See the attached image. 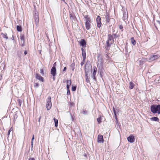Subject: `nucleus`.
<instances>
[{
    "instance_id": "45",
    "label": "nucleus",
    "mask_w": 160,
    "mask_h": 160,
    "mask_svg": "<svg viewBox=\"0 0 160 160\" xmlns=\"http://www.w3.org/2000/svg\"><path fill=\"white\" fill-rule=\"evenodd\" d=\"M113 35L114 36V38H116L118 37V35L116 34H113Z\"/></svg>"
},
{
    "instance_id": "8",
    "label": "nucleus",
    "mask_w": 160,
    "mask_h": 160,
    "mask_svg": "<svg viewBox=\"0 0 160 160\" xmlns=\"http://www.w3.org/2000/svg\"><path fill=\"white\" fill-rule=\"evenodd\" d=\"M33 16L35 19V21L37 22V24L38 22H39V16L38 12L35 10L33 12Z\"/></svg>"
},
{
    "instance_id": "17",
    "label": "nucleus",
    "mask_w": 160,
    "mask_h": 160,
    "mask_svg": "<svg viewBox=\"0 0 160 160\" xmlns=\"http://www.w3.org/2000/svg\"><path fill=\"white\" fill-rule=\"evenodd\" d=\"M103 58H100V59H98V61L97 63V65H103Z\"/></svg>"
},
{
    "instance_id": "10",
    "label": "nucleus",
    "mask_w": 160,
    "mask_h": 160,
    "mask_svg": "<svg viewBox=\"0 0 160 160\" xmlns=\"http://www.w3.org/2000/svg\"><path fill=\"white\" fill-rule=\"evenodd\" d=\"M104 142L103 136L99 135L98 137V142L99 143H103Z\"/></svg>"
},
{
    "instance_id": "38",
    "label": "nucleus",
    "mask_w": 160,
    "mask_h": 160,
    "mask_svg": "<svg viewBox=\"0 0 160 160\" xmlns=\"http://www.w3.org/2000/svg\"><path fill=\"white\" fill-rule=\"evenodd\" d=\"M101 18L100 17V16H98L97 17V18L96 19V21H101Z\"/></svg>"
},
{
    "instance_id": "34",
    "label": "nucleus",
    "mask_w": 160,
    "mask_h": 160,
    "mask_svg": "<svg viewBox=\"0 0 160 160\" xmlns=\"http://www.w3.org/2000/svg\"><path fill=\"white\" fill-rule=\"evenodd\" d=\"M18 117V116L17 113H15L14 115L13 118H14V121H15L16 120V119Z\"/></svg>"
},
{
    "instance_id": "61",
    "label": "nucleus",
    "mask_w": 160,
    "mask_h": 160,
    "mask_svg": "<svg viewBox=\"0 0 160 160\" xmlns=\"http://www.w3.org/2000/svg\"><path fill=\"white\" fill-rule=\"evenodd\" d=\"M123 17H124V16H125L126 15V12H123Z\"/></svg>"
},
{
    "instance_id": "28",
    "label": "nucleus",
    "mask_w": 160,
    "mask_h": 160,
    "mask_svg": "<svg viewBox=\"0 0 160 160\" xmlns=\"http://www.w3.org/2000/svg\"><path fill=\"white\" fill-rule=\"evenodd\" d=\"M97 23L98 28H100L101 27L102 25L101 21H97Z\"/></svg>"
},
{
    "instance_id": "5",
    "label": "nucleus",
    "mask_w": 160,
    "mask_h": 160,
    "mask_svg": "<svg viewBox=\"0 0 160 160\" xmlns=\"http://www.w3.org/2000/svg\"><path fill=\"white\" fill-rule=\"evenodd\" d=\"M20 39L21 40L20 45L22 47H24L25 45V39L24 34H21L20 36Z\"/></svg>"
},
{
    "instance_id": "27",
    "label": "nucleus",
    "mask_w": 160,
    "mask_h": 160,
    "mask_svg": "<svg viewBox=\"0 0 160 160\" xmlns=\"http://www.w3.org/2000/svg\"><path fill=\"white\" fill-rule=\"evenodd\" d=\"M53 120L55 123V126L57 127L58 125V121L57 119H56L55 118H54Z\"/></svg>"
},
{
    "instance_id": "1",
    "label": "nucleus",
    "mask_w": 160,
    "mask_h": 160,
    "mask_svg": "<svg viewBox=\"0 0 160 160\" xmlns=\"http://www.w3.org/2000/svg\"><path fill=\"white\" fill-rule=\"evenodd\" d=\"M69 17L70 18L71 22L72 23V27H73L75 28L77 27L78 26V21L75 15L72 14L71 12H69Z\"/></svg>"
},
{
    "instance_id": "15",
    "label": "nucleus",
    "mask_w": 160,
    "mask_h": 160,
    "mask_svg": "<svg viewBox=\"0 0 160 160\" xmlns=\"http://www.w3.org/2000/svg\"><path fill=\"white\" fill-rule=\"evenodd\" d=\"M36 78L39 81H41L42 82H43L44 81V78L41 76L39 74L37 73L36 74Z\"/></svg>"
},
{
    "instance_id": "41",
    "label": "nucleus",
    "mask_w": 160,
    "mask_h": 160,
    "mask_svg": "<svg viewBox=\"0 0 160 160\" xmlns=\"http://www.w3.org/2000/svg\"><path fill=\"white\" fill-rule=\"evenodd\" d=\"M12 130V128H11V129H10L9 131H8V136H9V134H10V132H11V131Z\"/></svg>"
},
{
    "instance_id": "54",
    "label": "nucleus",
    "mask_w": 160,
    "mask_h": 160,
    "mask_svg": "<svg viewBox=\"0 0 160 160\" xmlns=\"http://www.w3.org/2000/svg\"><path fill=\"white\" fill-rule=\"evenodd\" d=\"M56 62H54V63L53 65V66L52 67H55V68H56Z\"/></svg>"
},
{
    "instance_id": "24",
    "label": "nucleus",
    "mask_w": 160,
    "mask_h": 160,
    "mask_svg": "<svg viewBox=\"0 0 160 160\" xmlns=\"http://www.w3.org/2000/svg\"><path fill=\"white\" fill-rule=\"evenodd\" d=\"M81 50L82 51V57L86 56V52L85 49H83V48H81Z\"/></svg>"
},
{
    "instance_id": "7",
    "label": "nucleus",
    "mask_w": 160,
    "mask_h": 160,
    "mask_svg": "<svg viewBox=\"0 0 160 160\" xmlns=\"http://www.w3.org/2000/svg\"><path fill=\"white\" fill-rule=\"evenodd\" d=\"M97 71V69L96 67L94 66L93 67V72L92 74L91 75V77L95 81H96L97 79L96 77V75Z\"/></svg>"
},
{
    "instance_id": "63",
    "label": "nucleus",
    "mask_w": 160,
    "mask_h": 160,
    "mask_svg": "<svg viewBox=\"0 0 160 160\" xmlns=\"http://www.w3.org/2000/svg\"><path fill=\"white\" fill-rule=\"evenodd\" d=\"M18 57L19 58H20V55H18Z\"/></svg>"
},
{
    "instance_id": "6",
    "label": "nucleus",
    "mask_w": 160,
    "mask_h": 160,
    "mask_svg": "<svg viewBox=\"0 0 160 160\" xmlns=\"http://www.w3.org/2000/svg\"><path fill=\"white\" fill-rule=\"evenodd\" d=\"M105 18L106 19V23H108L109 24H110V21L111 20L113 22H115L114 19L113 18H110V15L109 13L106 12V15L105 16Z\"/></svg>"
},
{
    "instance_id": "3",
    "label": "nucleus",
    "mask_w": 160,
    "mask_h": 160,
    "mask_svg": "<svg viewBox=\"0 0 160 160\" xmlns=\"http://www.w3.org/2000/svg\"><path fill=\"white\" fill-rule=\"evenodd\" d=\"M113 39L114 38L112 35L111 34H108V40L106 41L107 45L105 47L106 50L109 49L111 45L113 42Z\"/></svg>"
},
{
    "instance_id": "23",
    "label": "nucleus",
    "mask_w": 160,
    "mask_h": 160,
    "mask_svg": "<svg viewBox=\"0 0 160 160\" xmlns=\"http://www.w3.org/2000/svg\"><path fill=\"white\" fill-rule=\"evenodd\" d=\"M150 120L152 121L158 122L159 119L157 117H153L150 118Z\"/></svg>"
},
{
    "instance_id": "16",
    "label": "nucleus",
    "mask_w": 160,
    "mask_h": 160,
    "mask_svg": "<svg viewBox=\"0 0 160 160\" xmlns=\"http://www.w3.org/2000/svg\"><path fill=\"white\" fill-rule=\"evenodd\" d=\"M97 67L98 70L99 71L100 74L101 76L102 73H103V70L104 69L103 67V65H98V66H97Z\"/></svg>"
},
{
    "instance_id": "32",
    "label": "nucleus",
    "mask_w": 160,
    "mask_h": 160,
    "mask_svg": "<svg viewBox=\"0 0 160 160\" xmlns=\"http://www.w3.org/2000/svg\"><path fill=\"white\" fill-rule=\"evenodd\" d=\"M77 88V87L76 86H72V91H75L76 90Z\"/></svg>"
},
{
    "instance_id": "42",
    "label": "nucleus",
    "mask_w": 160,
    "mask_h": 160,
    "mask_svg": "<svg viewBox=\"0 0 160 160\" xmlns=\"http://www.w3.org/2000/svg\"><path fill=\"white\" fill-rule=\"evenodd\" d=\"M82 113L84 114H87V111L86 110H84Z\"/></svg>"
},
{
    "instance_id": "43",
    "label": "nucleus",
    "mask_w": 160,
    "mask_h": 160,
    "mask_svg": "<svg viewBox=\"0 0 160 160\" xmlns=\"http://www.w3.org/2000/svg\"><path fill=\"white\" fill-rule=\"evenodd\" d=\"M67 68L66 67H65L64 68H63V70H62V72H63V73H64L65 72L66 70L67 69Z\"/></svg>"
},
{
    "instance_id": "26",
    "label": "nucleus",
    "mask_w": 160,
    "mask_h": 160,
    "mask_svg": "<svg viewBox=\"0 0 160 160\" xmlns=\"http://www.w3.org/2000/svg\"><path fill=\"white\" fill-rule=\"evenodd\" d=\"M1 34L3 38H5L6 39L8 38V37L7 36V34L6 33H2Z\"/></svg>"
},
{
    "instance_id": "55",
    "label": "nucleus",
    "mask_w": 160,
    "mask_h": 160,
    "mask_svg": "<svg viewBox=\"0 0 160 160\" xmlns=\"http://www.w3.org/2000/svg\"><path fill=\"white\" fill-rule=\"evenodd\" d=\"M70 115H71V118H72V120H74V118H73V117L72 114H71V113H70Z\"/></svg>"
},
{
    "instance_id": "39",
    "label": "nucleus",
    "mask_w": 160,
    "mask_h": 160,
    "mask_svg": "<svg viewBox=\"0 0 160 160\" xmlns=\"http://www.w3.org/2000/svg\"><path fill=\"white\" fill-rule=\"evenodd\" d=\"M39 86V84L36 82H34V87L36 88H38Z\"/></svg>"
},
{
    "instance_id": "35",
    "label": "nucleus",
    "mask_w": 160,
    "mask_h": 160,
    "mask_svg": "<svg viewBox=\"0 0 160 160\" xmlns=\"http://www.w3.org/2000/svg\"><path fill=\"white\" fill-rule=\"evenodd\" d=\"M92 68H86V69L85 70V72H87V73H89L90 71H91V72L92 71Z\"/></svg>"
},
{
    "instance_id": "12",
    "label": "nucleus",
    "mask_w": 160,
    "mask_h": 160,
    "mask_svg": "<svg viewBox=\"0 0 160 160\" xmlns=\"http://www.w3.org/2000/svg\"><path fill=\"white\" fill-rule=\"evenodd\" d=\"M79 44L80 45L82 46L83 48L86 47V41L84 39H81L79 42Z\"/></svg>"
},
{
    "instance_id": "52",
    "label": "nucleus",
    "mask_w": 160,
    "mask_h": 160,
    "mask_svg": "<svg viewBox=\"0 0 160 160\" xmlns=\"http://www.w3.org/2000/svg\"><path fill=\"white\" fill-rule=\"evenodd\" d=\"M74 105V103L73 102H70V106L71 107H72Z\"/></svg>"
},
{
    "instance_id": "33",
    "label": "nucleus",
    "mask_w": 160,
    "mask_h": 160,
    "mask_svg": "<svg viewBox=\"0 0 160 160\" xmlns=\"http://www.w3.org/2000/svg\"><path fill=\"white\" fill-rule=\"evenodd\" d=\"M90 78L88 76V77H86V82H87V83H90Z\"/></svg>"
},
{
    "instance_id": "2",
    "label": "nucleus",
    "mask_w": 160,
    "mask_h": 160,
    "mask_svg": "<svg viewBox=\"0 0 160 160\" xmlns=\"http://www.w3.org/2000/svg\"><path fill=\"white\" fill-rule=\"evenodd\" d=\"M151 112L153 113L160 114V104H153L150 106Z\"/></svg>"
},
{
    "instance_id": "25",
    "label": "nucleus",
    "mask_w": 160,
    "mask_h": 160,
    "mask_svg": "<svg viewBox=\"0 0 160 160\" xmlns=\"http://www.w3.org/2000/svg\"><path fill=\"white\" fill-rule=\"evenodd\" d=\"M130 39L131 40V43L133 45L135 46L136 44V42L135 40L134 39V38H131Z\"/></svg>"
},
{
    "instance_id": "11",
    "label": "nucleus",
    "mask_w": 160,
    "mask_h": 160,
    "mask_svg": "<svg viewBox=\"0 0 160 160\" xmlns=\"http://www.w3.org/2000/svg\"><path fill=\"white\" fill-rule=\"evenodd\" d=\"M86 68H92V66L91 63V62L89 61H87L86 63L85 64V70H86Z\"/></svg>"
},
{
    "instance_id": "40",
    "label": "nucleus",
    "mask_w": 160,
    "mask_h": 160,
    "mask_svg": "<svg viewBox=\"0 0 160 160\" xmlns=\"http://www.w3.org/2000/svg\"><path fill=\"white\" fill-rule=\"evenodd\" d=\"M114 115L115 118L116 119V121L117 122V123H118V118H117L116 114H115Z\"/></svg>"
},
{
    "instance_id": "51",
    "label": "nucleus",
    "mask_w": 160,
    "mask_h": 160,
    "mask_svg": "<svg viewBox=\"0 0 160 160\" xmlns=\"http://www.w3.org/2000/svg\"><path fill=\"white\" fill-rule=\"evenodd\" d=\"M84 62H84L83 61H82L81 62V63H80L81 66H83V64H84Z\"/></svg>"
},
{
    "instance_id": "58",
    "label": "nucleus",
    "mask_w": 160,
    "mask_h": 160,
    "mask_svg": "<svg viewBox=\"0 0 160 160\" xmlns=\"http://www.w3.org/2000/svg\"><path fill=\"white\" fill-rule=\"evenodd\" d=\"M157 22L158 23V24L160 25V21L157 20Z\"/></svg>"
},
{
    "instance_id": "21",
    "label": "nucleus",
    "mask_w": 160,
    "mask_h": 160,
    "mask_svg": "<svg viewBox=\"0 0 160 160\" xmlns=\"http://www.w3.org/2000/svg\"><path fill=\"white\" fill-rule=\"evenodd\" d=\"M85 18L86 20V22H91V19L88 15H86Z\"/></svg>"
},
{
    "instance_id": "49",
    "label": "nucleus",
    "mask_w": 160,
    "mask_h": 160,
    "mask_svg": "<svg viewBox=\"0 0 160 160\" xmlns=\"http://www.w3.org/2000/svg\"><path fill=\"white\" fill-rule=\"evenodd\" d=\"M86 56L82 57L83 60L82 61L85 62V59H86Z\"/></svg>"
},
{
    "instance_id": "56",
    "label": "nucleus",
    "mask_w": 160,
    "mask_h": 160,
    "mask_svg": "<svg viewBox=\"0 0 160 160\" xmlns=\"http://www.w3.org/2000/svg\"><path fill=\"white\" fill-rule=\"evenodd\" d=\"M27 53H28V52L27 50H25L24 51V54H25V55H26V54H27Z\"/></svg>"
},
{
    "instance_id": "22",
    "label": "nucleus",
    "mask_w": 160,
    "mask_h": 160,
    "mask_svg": "<svg viewBox=\"0 0 160 160\" xmlns=\"http://www.w3.org/2000/svg\"><path fill=\"white\" fill-rule=\"evenodd\" d=\"M17 31L19 32H21L22 30V26L21 25H17Z\"/></svg>"
},
{
    "instance_id": "36",
    "label": "nucleus",
    "mask_w": 160,
    "mask_h": 160,
    "mask_svg": "<svg viewBox=\"0 0 160 160\" xmlns=\"http://www.w3.org/2000/svg\"><path fill=\"white\" fill-rule=\"evenodd\" d=\"M40 73L42 76H44V72L43 70V69H40Z\"/></svg>"
},
{
    "instance_id": "14",
    "label": "nucleus",
    "mask_w": 160,
    "mask_h": 160,
    "mask_svg": "<svg viewBox=\"0 0 160 160\" xmlns=\"http://www.w3.org/2000/svg\"><path fill=\"white\" fill-rule=\"evenodd\" d=\"M51 74L54 77H55L56 74V68L52 67L51 70Z\"/></svg>"
},
{
    "instance_id": "30",
    "label": "nucleus",
    "mask_w": 160,
    "mask_h": 160,
    "mask_svg": "<svg viewBox=\"0 0 160 160\" xmlns=\"http://www.w3.org/2000/svg\"><path fill=\"white\" fill-rule=\"evenodd\" d=\"M18 105L21 107L22 103V101L21 100L18 99L17 100Z\"/></svg>"
},
{
    "instance_id": "4",
    "label": "nucleus",
    "mask_w": 160,
    "mask_h": 160,
    "mask_svg": "<svg viewBox=\"0 0 160 160\" xmlns=\"http://www.w3.org/2000/svg\"><path fill=\"white\" fill-rule=\"evenodd\" d=\"M51 97L50 96L48 97V98L47 101V103L46 104V107L47 110H50L52 107V103L51 101Z\"/></svg>"
},
{
    "instance_id": "57",
    "label": "nucleus",
    "mask_w": 160,
    "mask_h": 160,
    "mask_svg": "<svg viewBox=\"0 0 160 160\" xmlns=\"http://www.w3.org/2000/svg\"><path fill=\"white\" fill-rule=\"evenodd\" d=\"M88 73H87V72H85V77H88Z\"/></svg>"
},
{
    "instance_id": "18",
    "label": "nucleus",
    "mask_w": 160,
    "mask_h": 160,
    "mask_svg": "<svg viewBox=\"0 0 160 160\" xmlns=\"http://www.w3.org/2000/svg\"><path fill=\"white\" fill-rule=\"evenodd\" d=\"M66 82L67 83V84L66 86L67 89V90H69L70 86L71 85V81L70 80H67Z\"/></svg>"
},
{
    "instance_id": "60",
    "label": "nucleus",
    "mask_w": 160,
    "mask_h": 160,
    "mask_svg": "<svg viewBox=\"0 0 160 160\" xmlns=\"http://www.w3.org/2000/svg\"><path fill=\"white\" fill-rule=\"evenodd\" d=\"M31 147H33V142H31Z\"/></svg>"
},
{
    "instance_id": "37",
    "label": "nucleus",
    "mask_w": 160,
    "mask_h": 160,
    "mask_svg": "<svg viewBox=\"0 0 160 160\" xmlns=\"http://www.w3.org/2000/svg\"><path fill=\"white\" fill-rule=\"evenodd\" d=\"M117 110V111H118V112L119 110L118 109H117V110H115V108H114V107H113V113H114V114H116V111Z\"/></svg>"
},
{
    "instance_id": "44",
    "label": "nucleus",
    "mask_w": 160,
    "mask_h": 160,
    "mask_svg": "<svg viewBox=\"0 0 160 160\" xmlns=\"http://www.w3.org/2000/svg\"><path fill=\"white\" fill-rule=\"evenodd\" d=\"M97 57L98 59H100V58H102V57L101 56V54H98Z\"/></svg>"
},
{
    "instance_id": "19",
    "label": "nucleus",
    "mask_w": 160,
    "mask_h": 160,
    "mask_svg": "<svg viewBox=\"0 0 160 160\" xmlns=\"http://www.w3.org/2000/svg\"><path fill=\"white\" fill-rule=\"evenodd\" d=\"M90 23V22H85V27L86 29L88 30H89L91 28V24Z\"/></svg>"
},
{
    "instance_id": "62",
    "label": "nucleus",
    "mask_w": 160,
    "mask_h": 160,
    "mask_svg": "<svg viewBox=\"0 0 160 160\" xmlns=\"http://www.w3.org/2000/svg\"><path fill=\"white\" fill-rule=\"evenodd\" d=\"M53 80L54 81L55 80V77L53 76Z\"/></svg>"
},
{
    "instance_id": "31",
    "label": "nucleus",
    "mask_w": 160,
    "mask_h": 160,
    "mask_svg": "<svg viewBox=\"0 0 160 160\" xmlns=\"http://www.w3.org/2000/svg\"><path fill=\"white\" fill-rule=\"evenodd\" d=\"M101 117L100 116L97 119V121L98 122V123L100 124L101 122Z\"/></svg>"
},
{
    "instance_id": "9",
    "label": "nucleus",
    "mask_w": 160,
    "mask_h": 160,
    "mask_svg": "<svg viewBox=\"0 0 160 160\" xmlns=\"http://www.w3.org/2000/svg\"><path fill=\"white\" fill-rule=\"evenodd\" d=\"M159 57L158 55H153L150 56L149 58V60H150V61H152L157 59Z\"/></svg>"
},
{
    "instance_id": "48",
    "label": "nucleus",
    "mask_w": 160,
    "mask_h": 160,
    "mask_svg": "<svg viewBox=\"0 0 160 160\" xmlns=\"http://www.w3.org/2000/svg\"><path fill=\"white\" fill-rule=\"evenodd\" d=\"M34 139V135H33V136H32V140H31V142H33V140Z\"/></svg>"
},
{
    "instance_id": "13",
    "label": "nucleus",
    "mask_w": 160,
    "mask_h": 160,
    "mask_svg": "<svg viewBox=\"0 0 160 160\" xmlns=\"http://www.w3.org/2000/svg\"><path fill=\"white\" fill-rule=\"evenodd\" d=\"M135 139L134 137L132 135H130L127 138L128 141L131 143L133 142H134Z\"/></svg>"
},
{
    "instance_id": "46",
    "label": "nucleus",
    "mask_w": 160,
    "mask_h": 160,
    "mask_svg": "<svg viewBox=\"0 0 160 160\" xmlns=\"http://www.w3.org/2000/svg\"><path fill=\"white\" fill-rule=\"evenodd\" d=\"M70 90H67V95H70Z\"/></svg>"
},
{
    "instance_id": "20",
    "label": "nucleus",
    "mask_w": 160,
    "mask_h": 160,
    "mask_svg": "<svg viewBox=\"0 0 160 160\" xmlns=\"http://www.w3.org/2000/svg\"><path fill=\"white\" fill-rule=\"evenodd\" d=\"M129 88L130 89H132L134 87L135 85L134 84V83L132 82H129Z\"/></svg>"
},
{
    "instance_id": "59",
    "label": "nucleus",
    "mask_w": 160,
    "mask_h": 160,
    "mask_svg": "<svg viewBox=\"0 0 160 160\" xmlns=\"http://www.w3.org/2000/svg\"><path fill=\"white\" fill-rule=\"evenodd\" d=\"M41 116H40L39 117V119H38V122H40V119H41Z\"/></svg>"
},
{
    "instance_id": "50",
    "label": "nucleus",
    "mask_w": 160,
    "mask_h": 160,
    "mask_svg": "<svg viewBox=\"0 0 160 160\" xmlns=\"http://www.w3.org/2000/svg\"><path fill=\"white\" fill-rule=\"evenodd\" d=\"M123 28V27L122 26V25H120L119 26V28H120V29H122Z\"/></svg>"
},
{
    "instance_id": "64",
    "label": "nucleus",
    "mask_w": 160,
    "mask_h": 160,
    "mask_svg": "<svg viewBox=\"0 0 160 160\" xmlns=\"http://www.w3.org/2000/svg\"><path fill=\"white\" fill-rule=\"evenodd\" d=\"M32 148H33V147H31V149L32 150Z\"/></svg>"
},
{
    "instance_id": "29",
    "label": "nucleus",
    "mask_w": 160,
    "mask_h": 160,
    "mask_svg": "<svg viewBox=\"0 0 160 160\" xmlns=\"http://www.w3.org/2000/svg\"><path fill=\"white\" fill-rule=\"evenodd\" d=\"M75 62H74L72 63L70 66V67L72 68V71H73L74 70V67H75Z\"/></svg>"
},
{
    "instance_id": "53",
    "label": "nucleus",
    "mask_w": 160,
    "mask_h": 160,
    "mask_svg": "<svg viewBox=\"0 0 160 160\" xmlns=\"http://www.w3.org/2000/svg\"><path fill=\"white\" fill-rule=\"evenodd\" d=\"M105 56L107 58H109L108 54H106L105 55Z\"/></svg>"
},
{
    "instance_id": "47",
    "label": "nucleus",
    "mask_w": 160,
    "mask_h": 160,
    "mask_svg": "<svg viewBox=\"0 0 160 160\" xmlns=\"http://www.w3.org/2000/svg\"><path fill=\"white\" fill-rule=\"evenodd\" d=\"M28 160H35V159L34 158H30Z\"/></svg>"
}]
</instances>
